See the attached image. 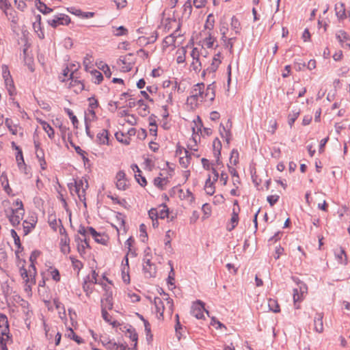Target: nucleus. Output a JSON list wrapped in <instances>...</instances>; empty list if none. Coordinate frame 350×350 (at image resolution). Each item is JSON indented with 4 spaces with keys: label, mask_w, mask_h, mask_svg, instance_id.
<instances>
[{
    "label": "nucleus",
    "mask_w": 350,
    "mask_h": 350,
    "mask_svg": "<svg viewBox=\"0 0 350 350\" xmlns=\"http://www.w3.org/2000/svg\"><path fill=\"white\" fill-rule=\"evenodd\" d=\"M71 193L75 191L81 201L85 200V191L88 188V183L86 180H75L68 185Z\"/></svg>",
    "instance_id": "nucleus-1"
},
{
    "label": "nucleus",
    "mask_w": 350,
    "mask_h": 350,
    "mask_svg": "<svg viewBox=\"0 0 350 350\" xmlns=\"http://www.w3.org/2000/svg\"><path fill=\"white\" fill-rule=\"evenodd\" d=\"M16 204L18 206L15 209L10 210V215L8 214L9 221L13 226H16L20 224L24 215L23 204L21 201H16Z\"/></svg>",
    "instance_id": "nucleus-2"
},
{
    "label": "nucleus",
    "mask_w": 350,
    "mask_h": 350,
    "mask_svg": "<svg viewBox=\"0 0 350 350\" xmlns=\"http://www.w3.org/2000/svg\"><path fill=\"white\" fill-rule=\"evenodd\" d=\"M299 289L294 288L293 290V301L295 303V308H299V305L297 304V302L301 301L303 299V297L305 294L307 293L308 287L307 286L303 283H298Z\"/></svg>",
    "instance_id": "nucleus-3"
},
{
    "label": "nucleus",
    "mask_w": 350,
    "mask_h": 350,
    "mask_svg": "<svg viewBox=\"0 0 350 350\" xmlns=\"http://www.w3.org/2000/svg\"><path fill=\"white\" fill-rule=\"evenodd\" d=\"M133 55L132 53H129L125 56L120 57L118 64L120 66L122 64V66H121V69L122 71L129 72L132 69L133 65L134 64L133 61Z\"/></svg>",
    "instance_id": "nucleus-4"
},
{
    "label": "nucleus",
    "mask_w": 350,
    "mask_h": 350,
    "mask_svg": "<svg viewBox=\"0 0 350 350\" xmlns=\"http://www.w3.org/2000/svg\"><path fill=\"white\" fill-rule=\"evenodd\" d=\"M70 22V17L64 14H59L54 17V18L48 21L49 24L53 27H56L58 25H66Z\"/></svg>",
    "instance_id": "nucleus-5"
},
{
    "label": "nucleus",
    "mask_w": 350,
    "mask_h": 350,
    "mask_svg": "<svg viewBox=\"0 0 350 350\" xmlns=\"http://www.w3.org/2000/svg\"><path fill=\"white\" fill-rule=\"evenodd\" d=\"M204 312L208 314V312L205 310L204 304L202 301L198 300L195 302L191 308V314L198 319H201L204 317Z\"/></svg>",
    "instance_id": "nucleus-6"
},
{
    "label": "nucleus",
    "mask_w": 350,
    "mask_h": 350,
    "mask_svg": "<svg viewBox=\"0 0 350 350\" xmlns=\"http://www.w3.org/2000/svg\"><path fill=\"white\" fill-rule=\"evenodd\" d=\"M204 84L203 83H198L194 85L190 91V95L198 98L200 102L204 101Z\"/></svg>",
    "instance_id": "nucleus-7"
},
{
    "label": "nucleus",
    "mask_w": 350,
    "mask_h": 350,
    "mask_svg": "<svg viewBox=\"0 0 350 350\" xmlns=\"http://www.w3.org/2000/svg\"><path fill=\"white\" fill-rule=\"evenodd\" d=\"M116 187L119 190H126L128 188L127 180L126 178V174L124 171H119L116 176Z\"/></svg>",
    "instance_id": "nucleus-8"
},
{
    "label": "nucleus",
    "mask_w": 350,
    "mask_h": 350,
    "mask_svg": "<svg viewBox=\"0 0 350 350\" xmlns=\"http://www.w3.org/2000/svg\"><path fill=\"white\" fill-rule=\"evenodd\" d=\"M0 328H1V334L5 335L7 339H11L8 318L2 313H0Z\"/></svg>",
    "instance_id": "nucleus-9"
},
{
    "label": "nucleus",
    "mask_w": 350,
    "mask_h": 350,
    "mask_svg": "<svg viewBox=\"0 0 350 350\" xmlns=\"http://www.w3.org/2000/svg\"><path fill=\"white\" fill-rule=\"evenodd\" d=\"M5 124L12 134L16 135V134L19 133L21 136H23V129L21 126H19L18 124H14L12 119L6 118L5 121Z\"/></svg>",
    "instance_id": "nucleus-10"
},
{
    "label": "nucleus",
    "mask_w": 350,
    "mask_h": 350,
    "mask_svg": "<svg viewBox=\"0 0 350 350\" xmlns=\"http://www.w3.org/2000/svg\"><path fill=\"white\" fill-rule=\"evenodd\" d=\"M88 230L96 242L103 245H105L107 243L108 240L107 236L101 235L100 233L97 232L96 230L92 227H88Z\"/></svg>",
    "instance_id": "nucleus-11"
},
{
    "label": "nucleus",
    "mask_w": 350,
    "mask_h": 350,
    "mask_svg": "<svg viewBox=\"0 0 350 350\" xmlns=\"http://www.w3.org/2000/svg\"><path fill=\"white\" fill-rule=\"evenodd\" d=\"M33 28L34 31L37 33L40 39L44 38V33L42 30L41 27V16L37 15L36 16V21L33 23Z\"/></svg>",
    "instance_id": "nucleus-12"
},
{
    "label": "nucleus",
    "mask_w": 350,
    "mask_h": 350,
    "mask_svg": "<svg viewBox=\"0 0 350 350\" xmlns=\"http://www.w3.org/2000/svg\"><path fill=\"white\" fill-rule=\"evenodd\" d=\"M72 75L73 72L70 75L69 79H70V82L69 83V88H74V91L75 92H81L84 88L83 84L81 82V81L73 79Z\"/></svg>",
    "instance_id": "nucleus-13"
},
{
    "label": "nucleus",
    "mask_w": 350,
    "mask_h": 350,
    "mask_svg": "<svg viewBox=\"0 0 350 350\" xmlns=\"http://www.w3.org/2000/svg\"><path fill=\"white\" fill-rule=\"evenodd\" d=\"M215 85L214 83L209 84L206 91H204V100H209L210 101H213L215 99Z\"/></svg>",
    "instance_id": "nucleus-14"
},
{
    "label": "nucleus",
    "mask_w": 350,
    "mask_h": 350,
    "mask_svg": "<svg viewBox=\"0 0 350 350\" xmlns=\"http://www.w3.org/2000/svg\"><path fill=\"white\" fill-rule=\"evenodd\" d=\"M314 329L319 333H321L323 331V314H317L314 319Z\"/></svg>",
    "instance_id": "nucleus-15"
},
{
    "label": "nucleus",
    "mask_w": 350,
    "mask_h": 350,
    "mask_svg": "<svg viewBox=\"0 0 350 350\" xmlns=\"http://www.w3.org/2000/svg\"><path fill=\"white\" fill-rule=\"evenodd\" d=\"M34 144H35V148H36V157L39 160V162H40L42 169L44 170L46 161L44 159V152L42 149H40L38 143L35 142Z\"/></svg>",
    "instance_id": "nucleus-16"
},
{
    "label": "nucleus",
    "mask_w": 350,
    "mask_h": 350,
    "mask_svg": "<svg viewBox=\"0 0 350 350\" xmlns=\"http://www.w3.org/2000/svg\"><path fill=\"white\" fill-rule=\"evenodd\" d=\"M180 24H178V26L176 29V30L173 33H172L171 35L170 36H167L165 38L164 40H163V43H164V46H171V45H174L175 44V41H176V38L177 36H179L180 34H177V31H178V29H180Z\"/></svg>",
    "instance_id": "nucleus-17"
},
{
    "label": "nucleus",
    "mask_w": 350,
    "mask_h": 350,
    "mask_svg": "<svg viewBox=\"0 0 350 350\" xmlns=\"http://www.w3.org/2000/svg\"><path fill=\"white\" fill-rule=\"evenodd\" d=\"M96 141L100 144H108L109 143V133L105 129H103L97 134Z\"/></svg>",
    "instance_id": "nucleus-18"
},
{
    "label": "nucleus",
    "mask_w": 350,
    "mask_h": 350,
    "mask_svg": "<svg viewBox=\"0 0 350 350\" xmlns=\"http://www.w3.org/2000/svg\"><path fill=\"white\" fill-rule=\"evenodd\" d=\"M335 256L339 263L347 265V255L345 250L342 247H340L338 250L335 251Z\"/></svg>",
    "instance_id": "nucleus-19"
},
{
    "label": "nucleus",
    "mask_w": 350,
    "mask_h": 350,
    "mask_svg": "<svg viewBox=\"0 0 350 350\" xmlns=\"http://www.w3.org/2000/svg\"><path fill=\"white\" fill-rule=\"evenodd\" d=\"M221 61H218L217 59H213L212 63L206 69H204L202 73V77H204L206 72H215L218 68L219 64H221Z\"/></svg>",
    "instance_id": "nucleus-20"
},
{
    "label": "nucleus",
    "mask_w": 350,
    "mask_h": 350,
    "mask_svg": "<svg viewBox=\"0 0 350 350\" xmlns=\"http://www.w3.org/2000/svg\"><path fill=\"white\" fill-rule=\"evenodd\" d=\"M336 14L339 19H344L347 17L344 3L336 4L335 6Z\"/></svg>",
    "instance_id": "nucleus-21"
},
{
    "label": "nucleus",
    "mask_w": 350,
    "mask_h": 350,
    "mask_svg": "<svg viewBox=\"0 0 350 350\" xmlns=\"http://www.w3.org/2000/svg\"><path fill=\"white\" fill-rule=\"evenodd\" d=\"M137 105L139 106V113L142 116H146L149 113V110H148L149 107L145 103L144 100L139 99V100H137Z\"/></svg>",
    "instance_id": "nucleus-22"
},
{
    "label": "nucleus",
    "mask_w": 350,
    "mask_h": 350,
    "mask_svg": "<svg viewBox=\"0 0 350 350\" xmlns=\"http://www.w3.org/2000/svg\"><path fill=\"white\" fill-rule=\"evenodd\" d=\"M187 50L185 47H181L176 51V62L183 64L185 62Z\"/></svg>",
    "instance_id": "nucleus-23"
},
{
    "label": "nucleus",
    "mask_w": 350,
    "mask_h": 350,
    "mask_svg": "<svg viewBox=\"0 0 350 350\" xmlns=\"http://www.w3.org/2000/svg\"><path fill=\"white\" fill-rule=\"evenodd\" d=\"M154 304L155 306L157 312L159 313L160 316H163L165 307L161 298L155 297L154 299Z\"/></svg>",
    "instance_id": "nucleus-24"
},
{
    "label": "nucleus",
    "mask_w": 350,
    "mask_h": 350,
    "mask_svg": "<svg viewBox=\"0 0 350 350\" xmlns=\"http://www.w3.org/2000/svg\"><path fill=\"white\" fill-rule=\"evenodd\" d=\"M143 271L146 278L154 277L156 275V267L154 265L143 267Z\"/></svg>",
    "instance_id": "nucleus-25"
},
{
    "label": "nucleus",
    "mask_w": 350,
    "mask_h": 350,
    "mask_svg": "<svg viewBox=\"0 0 350 350\" xmlns=\"http://www.w3.org/2000/svg\"><path fill=\"white\" fill-rule=\"evenodd\" d=\"M36 223V220L33 217L31 219L30 221H27V220L24 221V224H26L27 225H24L23 229H24V233L25 234H27L31 232V230L35 227Z\"/></svg>",
    "instance_id": "nucleus-26"
},
{
    "label": "nucleus",
    "mask_w": 350,
    "mask_h": 350,
    "mask_svg": "<svg viewBox=\"0 0 350 350\" xmlns=\"http://www.w3.org/2000/svg\"><path fill=\"white\" fill-rule=\"evenodd\" d=\"M115 136L118 142L125 145H129L131 142V138H129V137H126L125 134L122 132H117L115 134Z\"/></svg>",
    "instance_id": "nucleus-27"
},
{
    "label": "nucleus",
    "mask_w": 350,
    "mask_h": 350,
    "mask_svg": "<svg viewBox=\"0 0 350 350\" xmlns=\"http://www.w3.org/2000/svg\"><path fill=\"white\" fill-rule=\"evenodd\" d=\"M127 334L130 339L134 342L133 348L135 349L137 344L138 335L135 331V329L133 327L129 328L127 329Z\"/></svg>",
    "instance_id": "nucleus-28"
},
{
    "label": "nucleus",
    "mask_w": 350,
    "mask_h": 350,
    "mask_svg": "<svg viewBox=\"0 0 350 350\" xmlns=\"http://www.w3.org/2000/svg\"><path fill=\"white\" fill-rule=\"evenodd\" d=\"M102 310H111L113 308L112 297L107 296L104 300L101 301Z\"/></svg>",
    "instance_id": "nucleus-29"
},
{
    "label": "nucleus",
    "mask_w": 350,
    "mask_h": 350,
    "mask_svg": "<svg viewBox=\"0 0 350 350\" xmlns=\"http://www.w3.org/2000/svg\"><path fill=\"white\" fill-rule=\"evenodd\" d=\"M185 157H183L180 158L179 163L180 165L186 168L188 167L190 163L191 154L189 153V151L185 149Z\"/></svg>",
    "instance_id": "nucleus-30"
},
{
    "label": "nucleus",
    "mask_w": 350,
    "mask_h": 350,
    "mask_svg": "<svg viewBox=\"0 0 350 350\" xmlns=\"http://www.w3.org/2000/svg\"><path fill=\"white\" fill-rule=\"evenodd\" d=\"M219 131L221 135V137L223 138H225L227 144H229L231 139V134L230 131L226 130L225 126L222 124H221L219 126Z\"/></svg>",
    "instance_id": "nucleus-31"
},
{
    "label": "nucleus",
    "mask_w": 350,
    "mask_h": 350,
    "mask_svg": "<svg viewBox=\"0 0 350 350\" xmlns=\"http://www.w3.org/2000/svg\"><path fill=\"white\" fill-rule=\"evenodd\" d=\"M268 306L270 309V310L273 311V312H279L280 311V306L277 301V300L274 299H269L268 300Z\"/></svg>",
    "instance_id": "nucleus-32"
},
{
    "label": "nucleus",
    "mask_w": 350,
    "mask_h": 350,
    "mask_svg": "<svg viewBox=\"0 0 350 350\" xmlns=\"http://www.w3.org/2000/svg\"><path fill=\"white\" fill-rule=\"evenodd\" d=\"M102 317L106 322L112 325L113 327H116L118 325H119L116 321L111 320V317L109 314L107 310H102Z\"/></svg>",
    "instance_id": "nucleus-33"
},
{
    "label": "nucleus",
    "mask_w": 350,
    "mask_h": 350,
    "mask_svg": "<svg viewBox=\"0 0 350 350\" xmlns=\"http://www.w3.org/2000/svg\"><path fill=\"white\" fill-rule=\"evenodd\" d=\"M201 103L200 100L189 95L187 99V104L190 106L191 109H195L198 107L199 103Z\"/></svg>",
    "instance_id": "nucleus-34"
},
{
    "label": "nucleus",
    "mask_w": 350,
    "mask_h": 350,
    "mask_svg": "<svg viewBox=\"0 0 350 350\" xmlns=\"http://www.w3.org/2000/svg\"><path fill=\"white\" fill-rule=\"evenodd\" d=\"M161 294L163 295V299L166 301V306L170 312H172L174 307L173 300L169 297V295L165 292L162 291V293Z\"/></svg>",
    "instance_id": "nucleus-35"
},
{
    "label": "nucleus",
    "mask_w": 350,
    "mask_h": 350,
    "mask_svg": "<svg viewBox=\"0 0 350 350\" xmlns=\"http://www.w3.org/2000/svg\"><path fill=\"white\" fill-rule=\"evenodd\" d=\"M108 350H118L120 349V350H125V347H124L122 345H118L115 341L111 340L108 343L107 346L105 347Z\"/></svg>",
    "instance_id": "nucleus-36"
},
{
    "label": "nucleus",
    "mask_w": 350,
    "mask_h": 350,
    "mask_svg": "<svg viewBox=\"0 0 350 350\" xmlns=\"http://www.w3.org/2000/svg\"><path fill=\"white\" fill-rule=\"evenodd\" d=\"M42 128L47 133L49 138L52 139L54 137L55 132L53 129L46 122H44L42 123Z\"/></svg>",
    "instance_id": "nucleus-37"
},
{
    "label": "nucleus",
    "mask_w": 350,
    "mask_h": 350,
    "mask_svg": "<svg viewBox=\"0 0 350 350\" xmlns=\"http://www.w3.org/2000/svg\"><path fill=\"white\" fill-rule=\"evenodd\" d=\"M230 221L232 224V227L228 229L230 231L236 227L239 221V214L238 212H237L234 208L232 211Z\"/></svg>",
    "instance_id": "nucleus-38"
},
{
    "label": "nucleus",
    "mask_w": 350,
    "mask_h": 350,
    "mask_svg": "<svg viewBox=\"0 0 350 350\" xmlns=\"http://www.w3.org/2000/svg\"><path fill=\"white\" fill-rule=\"evenodd\" d=\"M64 111H66V113L68 114V116L70 118L73 126L75 127H77L79 121H78L77 117L73 114V112L72 111V110L68 108H65Z\"/></svg>",
    "instance_id": "nucleus-39"
},
{
    "label": "nucleus",
    "mask_w": 350,
    "mask_h": 350,
    "mask_svg": "<svg viewBox=\"0 0 350 350\" xmlns=\"http://www.w3.org/2000/svg\"><path fill=\"white\" fill-rule=\"evenodd\" d=\"M10 233H11L12 237L14 239V244L17 246V247L18 249L23 250V247L21 245V241H20V237L17 234L16 232L14 230L12 229L10 231Z\"/></svg>",
    "instance_id": "nucleus-40"
},
{
    "label": "nucleus",
    "mask_w": 350,
    "mask_h": 350,
    "mask_svg": "<svg viewBox=\"0 0 350 350\" xmlns=\"http://www.w3.org/2000/svg\"><path fill=\"white\" fill-rule=\"evenodd\" d=\"M166 183L167 180L165 178H162L160 177L155 178L154 180V185L161 189H163V187L166 184Z\"/></svg>",
    "instance_id": "nucleus-41"
},
{
    "label": "nucleus",
    "mask_w": 350,
    "mask_h": 350,
    "mask_svg": "<svg viewBox=\"0 0 350 350\" xmlns=\"http://www.w3.org/2000/svg\"><path fill=\"white\" fill-rule=\"evenodd\" d=\"M191 68L193 70H194L196 72H198L200 71L202 68V62L200 59L197 60H193Z\"/></svg>",
    "instance_id": "nucleus-42"
},
{
    "label": "nucleus",
    "mask_w": 350,
    "mask_h": 350,
    "mask_svg": "<svg viewBox=\"0 0 350 350\" xmlns=\"http://www.w3.org/2000/svg\"><path fill=\"white\" fill-rule=\"evenodd\" d=\"M169 210L166 205H163L161 210L158 211L159 218L165 219L168 217Z\"/></svg>",
    "instance_id": "nucleus-43"
},
{
    "label": "nucleus",
    "mask_w": 350,
    "mask_h": 350,
    "mask_svg": "<svg viewBox=\"0 0 350 350\" xmlns=\"http://www.w3.org/2000/svg\"><path fill=\"white\" fill-rule=\"evenodd\" d=\"M16 150L18 151L17 154L16 156V159L18 162V166H21V164H25L23 152L18 146H16Z\"/></svg>",
    "instance_id": "nucleus-44"
},
{
    "label": "nucleus",
    "mask_w": 350,
    "mask_h": 350,
    "mask_svg": "<svg viewBox=\"0 0 350 350\" xmlns=\"http://www.w3.org/2000/svg\"><path fill=\"white\" fill-rule=\"evenodd\" d=\"M214 154L217 156L220 154L221 144L218 139H215L213 142Z\"/></svg>",
    "instance_id": "nucleus-45"
},
{
    "label": "nucleus",
    "mask_w": 350,
    "mask_h": 350,
    "mask_svg": "<svg viewBox=\"0 0 350 350\" xmlns=\"http://www.w3.org/2000/svg\"><path fill=\"white\" fill-rule=\"evenodd\" d=\"M114 36H121L123 35H126L128 33V30L123 26H120L116 28L115 31H113Z\"/></svg>",
    "instance_id": "nucleus-46"
},
{
    "label": "nucleus",
    "mask_w": 350,
    "mask_h": 350,
    "mask_svg": "<svg viewBox=\"0 0 350 350\" xmlns=\"http://www.w3.org/2000/svg\"><path fill=\"white\" fill-rule=\"evenodd\" d=\"M215 42V38L211 36V33L208 32V36L206 37L204 40V43L208 48H212L213 46V43Z\"/></svg>",
    "instance_id": "nucleus-47"
},
{
    "label": "nucleus",
    "mask_w": 350,
    "mask_h": 350,
    "mask_svg": "<svg viewBox=\"0 0 350 350\" xmlns=\"http://www.w3.org/2000/svg\"><path fill=\"white\" fill-rule=\"evenodd\" d=\"M25 291L30 292L31 291V285L35 284V278H31L25 279Z\"/></svg>",
    "instance_id": "nucleus-48"
},
{
    "label": "nucleus",
    "mask_w": 350,
    "mask_h": 350,
    "mask_svg": "<svg viewBox=\"0 0 350 350\" xmlns=\"http://www.w3.org/2000/svg\"><path fill=\"white\" fill-rule=\"evenodd\" d=\"M336 38L340 43H344L349 39V37L346 32L340 31L336 34Z\"/></svg>",
    "instance_id": "nucleus-49"
},
{
    "label": "nucleus",
    "mask_w": 350,
    "mask_h": 350,
    "mask_svg": "<svg viewBox=\"0 0 350 350\" xmlns=\"http://www.w3.org/2000/svg\"><path fill=\"white\" fill-rule=\"evenodd\" d=\"M129 269H126L125 266H124L122 269V278L123 281L126 284L129 283V282H130V276L129 274Z\"/></svg>",
    "instance_id": "nucleus-50"
},
{
    "label": "nucleus",
    "mask_w": 350,
    "mask_h": 350,
    "mask_svg": "<svg viewBox=\"0 0 350 350\" xmlns=\"http://www.w3.org/2000/svg\"><path fill=\"white\" fill-rule=\"evenodd\" d=\"M139 231H140V237H142V241H145L148 238V234L146 232V226L142 224L139 226Z\"/></svg>",
    "instance_id": "nucleus-51"
},
{
    "label": "nucleus",
    "mask_w": 350,
    "mask_h": 350,
    "mask_svg": "<svg viewBox=\"0 0 350 350\" xmlns=\"http://www.w3.org/2000/svg\"><path fill=\"white\" fill-rule=\"evenodd\" d=\"M70 258L72 261V265L75 269H78L79 271L81 269H82L83 263L80 260L75 258L74 257H70Z\"/></svg>",
    "instance_id": "nucleus-52"
},
{
    "label": "nucleus",
    "mask_w": 350,
    "mask_h": 350,
    "mask_svg": "<svg viewBox=\"0 0 350 350\" xmlns=\"http://www.w3.org/2000/svg\"><path fill=\"white\" fill-rule=\"evenodd\" d=\"M37 8L44 14H49L53 11L51 8H48L44 3H42L41 5L37 4Z\"/></svg>",
    "instance_id": "nucleus-53"
},
{
    "label": "nucleus",
    "mask_w": 350,
    "mask_h": 350,
    "mask_svg": "<svg viewBox=\"0 0 350 350\" xmlns=\"http://www.w3.org/2000/svg\"><path fill=\"white\" fill-rule=\"evenodd\" d=\"M92 75H93L94 77L95 78V81H94L95 83L99 84L103 81V77L100 72H99L98 70H94L92 72Z\"/></svg>",
    "instance_id": "nucleus-54"
},
{
    "label": "nucleus",
    "mask_w": 350,
    "mask_h": 350,
    "mask_svg": "<svg viewBox=\"0 0 350 350\" xmlns=\"http://www.w3.org/2000/svg\"><path fill=\"white\" fill-rule=\"evenodd\" d=\"M75 14L78 16H81V17L83 18H89L93 17L94 13L91 12H83L81 10H77Z\"/></svg>",
    "instance_id": "nucleus-55"
},
{
    "label": "nucleus",
    "mask_w": 350,
    "mask_h": 350,
    "mask_svg": "<svg viewBox=\"0 0 350 350\" xmlns=\"http://www.w3.org/2000/svg\"><path fill=\"white\" fill-rule=\"evenodd\" d=\"M68 336L72 338V339L76 341L78 344H81L83 342V339L79 336L76 335L72 329H70V334H68Z\"/></svg>",
    "instance_id": "nucleus-56"
},
{
    "label": "nucleus",
    "mask_w": 350,
    "mask_h": 350,
    "mask_svg": "<svg viewBox=\"0 0 350 350\" xmlns=\"http://www.w3.org/2000/svg\"><path fill=\"white\" fill-rule=\"evenodd\" d=\"M174 271L173 267L171 266V270L170 271L168 278H167V283L169 285L173 286L174 284Z\"/></svg>",
    "instance_id": "nucleus-57"
},
{
    "label": "nucleus",
    "mask_w": 350,
    "mask_h": 350,
    "mask_svg": "<svg viewBox=\"0 0 350 350\" xmlns=\"http://www.w3.org/2000/svg\"><path fill=\"white\" fill-rule=\"evenodd\" d=\"M135 176L137 181L141 186L144 187L145 185H146L147 181L146 178L141 175V174H135Z\"/></svg>",
    "instance_id": "nucleus-58"
},
{
    "label": "nucleus",
    "mask_w": 350,
    "mask_h": 350,
    "mask_svg": "<svg viewBox=\"0 0 350 350\" xmlns=\"http://www.w3.org/2000/svg\"><path fill=\"white\" fill-rule=\"evenodd\" d=\"M279 198L278 195H271L269 196L267 200L271 206H273L278 201Z\"/></svg>",
    "instance_id": "nucleus-59"
},
{
    "label": "nucleus",
    "mask_w": 350,
    "mask_h": 350,
    "mask_svg": "<svg viewBox=\"0 0 350 350\" xmlns=\"http://www.w3.org/2000/svg\"><path fill=\"white\" fill-rule=\"evenodd\" d=\"M239 21L233 16L231 19V26L233 29L235 30V32L237 33L239 29Z\"/></svg>",
    "instance_id": "nucleus-60"
},
{
    "label": "nucleus",
    "mask_w": 350,
    "mask_h": 350,
    "mask_svg": "<svg viewBox=\"0 0 350 350\" xmlns=\"http://www.w3.org/2000/svg\"><path fill=\"white\" fill-rule=\"evenodd\" d=\"M148 215L152 220L157 219L159 218L158 211L156 208H151L148 211Z\"/></svg>",
    "instance_id": "nucleus-61"
},
{
    "label": "nucleus",
    "mask_w": 350,
    "mask_h": 350,
    "mask_svg": "<svg viewBox=\"0 0 350 350\" xmlns=\"http://www.w3.org/2000/svg\"><path fill=\"white\" fill-rule=\"evenodd\" d=\"M49 223L50 226L53 230H56V227L57 226V221L55 216H53V215L49 216Z\"/></svg>",
    "instance_id": "nucleus-62"
},
{
    "label": "nucleus",
    "mask_w": 350,
    "mask_h": 350,
    "mask_svg": "<svg viewBox=\"0 0 350 350\" xmlns=\"http://www.w3.org/2000/svg\"><path fill=\"white\" fill-rule=\"evenodd\" d=\"M29 277L35 278L36 274V269L35 266V263H31L29 267Z\"/></svg>",
    "instance_id": "nucleus-63"
},
{
    "label": "nucleus",
    "mask_w": 350,
    "mask_h": 350,
    "mask_svg": "<svg viewBox=\"0 0 350 350\" xmlns=\"http://www.w3.org/2000/svg\"><path fill=\"white\" fill-rule=\"evenodd\" d=\"M270 127L268 131L273 134L277 129V122L275 120H271L269 122Z\"/></svg>",
    "instance_id": "nucleus-64"
}]
</instances>
